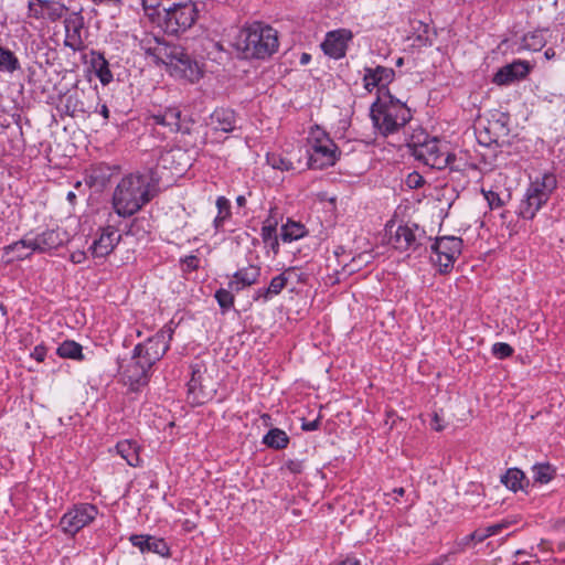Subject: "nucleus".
I'll list each match as a JSON object with an SVG mask.
<instances>
[{
	"label": "nucleus",
	"mask_w": 565,
	"mask_h": 565,
	"mask_svg": "<svg viewBox=\"0 0 565 565\" xmlns=\"http://www.w3.org/2000/svg\"><path fill=\"white\" fill-rule=\"evenodd\" d=\"M172 331H159L153 337L135 347L130 360L120 365L125 381L137 391L148 383L152 366L169 349Z\"/></svg>",
	"instance_id": "obj_1"
},
{
	"label": "nucleus",
	"mask_w": 565,
	"mask_h": 565,
	"mask_svg": "<svg viewBox=\"0 0 565 565\" xmlns=\"http://www.w3.org/2000/svg\"><path fill=\"white\" fill-rule=\"evenodd\" d=\"M235 45L243 57L264 60L277 52L278 32L270 25L255 22L239 31Z\"/></svg>",
	"instance_id": "obj_2"
},
{
	"label": "nucleus",
	"mask_w": 565,
	"mask_h": 565,
	"mask_svg": "<svg viewBox=\"0 0 565 565\" xmlns=\"http://www.w3.org/2000/svg\"><path fill=\"white\" fill-rule=\"evenodd\" d=\"M151 200L149 182L139 173L124 177L113 195V206L118 215L127 217L137 213Z\"/></svg>",
	"instance_id": "obj_3"
},
{
	"label": "nucleus",
	"mask_w": 565,
	"mask_h": 565,
	"mask_svg": "<svg viewBox=\"0 0 565 565\" xmlns=\"http://www.w3.org/2000/svg\"><path fill=\"white\" fill-rule=\"evenodd\" d=\"M388 97L387 103L377 99L371 108L372 121L384 136L397 131L412 118L411 110L404 104L391 95Z\"/></svg>",
	"instance_id": "obj_4"
},
{
	"label": "nucleus",
	"mask_w": 565,
	"mask_h": 565,
	"mask_svg": "<svg viewBox=\"0 0 565 565\" xmlns=\"http://www.w3.org/2000/svg\"><path fill=\"white\" fill-rule=\"evenodd\" d=\"M308 166L311 169L322 170L335 164L339 159V149L334 141L320 126H312L308 134Z\"/></svg>",
	"instance_id": "obj_5"
},
{
	"label": "nucleus",
	"mask_w": 565,
	"mask_h": 565,
	"mask_svg": "<svg viewBox=\"0 0 565 565\" xmlns=\"http://www.w3.org/2000/svg\"><path fill=\"white\" fill-rule=\"evenodd\" d=\"M199 10L194 2H174L163 7V14L160 17L158 26L166 33L178 35L194 25L198 20Z\"/></svg>",
	"instance_id": "obj_6"
},
{
	"label": "nucleus",
	"mask_w": 565,
	"mask_h": 565,
	"mask_svg": "<svg viewBox=\"0 0 565 565\" xmlns=\"http://www.w3.org/2000/svg\"><path fill=\"white\" fill-rule=\"evenodd\" d=\"M556 184V178L552 173H544L541 178L532 181L520 203L519 214L523 218L532 220L547 202Z\"/></svg>",
	"instance_id": "obj_7"
},
{
	"label": "nucleus",
	"mask_w": 565,
	"mask_h": 565,
	"mask_svg": "<svg viewBox=\"0 0 565 565\" xmlns=\"http://www.w3.org/2000/svg\"><path fill=\"white\" fill-rule=\"evenodd\" d=\"M412 154L419 161H423L426 166L434 169H444L455 160V156L441 150L439 141L436 138L428 139L427 137L420 141L417 137V141L413 140L409 143Z\"/></svg>",
	"instance_id": "obj_8"
},
{
	"label": "nucleus",
	"mask_w": 565,
	"mask_h": 565,
	"mask_svg": "<svg viewBox=\"0 0 565 565\" xmlns=\"http://www.w3.org/2000/svg\"><path fill=\"white\" fill-rule=\"evenodd\" d=\"M462 248V241L455 236L439 237L431 245V250L435 257L433 262L439 266L440 271H448L452 268L455 260L460 255Z\"/></svg>",
	"instance_id": "obj_9"
},
{
	"label": "nucleus",
	"mask_w": 565,
	"mask_h": 565,
	"mask_svg": "<svg viewBox=\"0 0 565 565\" xmlns=\"http://www.w3.org/2000/svg\"><path fill=\"white\" fill-rule=\"evenodd\" d=\"M97 513V508L93 504L82 503L75 505L72 510L62 516L60 521L61 527L65 533L74 535L84 526L94 521Z\"/></svg>",
	"instance_id": "obj_10"
},
{
	"label": "nucleus",
	"mask_w": 565,
	"mask_h": 565,
	"mask_svg": "<svg viewBox=\"0 0 565 565\" xmlns=\"http://www.w3.org/2000/svg\"><path fill=\"white\" fill-rule=\"evenodd\" d=\"M510 129L508 127V117L503 114L499 118H493L478 129L477 138L479 143L483 146H491L493 143L503 146L508 143Z\"/></svg>",
	"instance_id": "obj_11"
},
{
	"label": "nucleus",
	"mask_w": 565,
	"mask_h": 565,
	"mask_svg": "<svg viewBox=\"0 0 565 565\" xmlns=\"http://www.w3.org/2000/svg\"><path fill=\"white\" fill-rule=\"evenodd\" d=\"M352 39V32L347 29H339L328 32L321 49L332 58H341L345 55L348 42Z\"/></svg>",
	"instance_id": "obj_12"
},
{
	"label": "nucleus",
	"mask_w": 565,
	"mask_h": 565,
	"mask_svg": "<svg viewBox=\"0 0 565 565\" xmlns=\"http://www.w3.org/2000/svg\"><path fill=\"white\" fill-rule=\"evenodd\" d=\"M62 3L49 0H30L28 4V15L35 19H49L56 21L65 12Z\"/></svg>",
	"instance_id": "obj_13"
},
{
	"label": "nucleus",
	"mask_w": 565,
	"mask_h": 565,
	"mask_svg": "<svg viewBox=\"0 0 565 565\" xmlns=\"http://www.w3.org/2000/svg\"><path fill=\"white\" fill-rule=\"evenodd\" d=\"M120 239L121 235L114 226H106L90 246L92 254L95 257H105L114 250Z\"/></svg>",
	"instance_id": "obj_14"
},
{
	"label": "nucleus",
	"mask_w": 565,
	"mask_h": 565,
	"mask_svg": "<svg viewBox=\"0 0 565 565\" xmlns=\"http://www.w3.org/2000/svg\"><path fill=\"white\" fill-rule=\"evenodd\" d=\"M131 544L141 553H154L160 556H169L170 548L163 539L151 535L134 534L129 537Z\"/></svg>",
	"instance_id": "obj_15"
},
{
	"label": "nucleus",
	"mask_w": 565,
	"mask_h": 565,
	"mask_svg": "<svg viewBox=\"0 0 565 565\" xmlns=\"http://www.w3.org/2000/svg\"><path fill=\"white\" fill-rule=\"evenodd\" d=\"M170 72L172 75L185 78L192 83L199 81L202 76V71L199 64L193 61L184 51L183 56H179V58L173 62Z\"/></svg>",
	"instance_id": "obj_16"
},
{
	"label": "nucleus",
	"mask_w": 565,
	"mask_h": 565,
	"mask_svg": "<svg viewBox=\"0 0 565 565\" xmlns=\"http://www.w3.org/2000/svg\"><path fill=\"white\" fill-rule=\"evenodd\" d=\"M530 72V65L524 61H514L501 67L494 75L493 82L498 85H505L521 79Z\"/></svg>",
	"instance_id": "obj_17"
},
{
	"label": "nucleus",
	"mask_w": 565,
	"mask_h": 565,
	"mask_svg": "<svg viewBox=\"0 0 565 565\" xmlns=\"http://www.w3.org/2000/svg\"><path fill=\"white\" fill-rule=\"evenodd\" d=\"M189 394L193 396V401L198 404L204 403L213 396L214 390L207 388L203 384V372L201 367H193L191 379L188 382Z\"/></svg>",
	"instance_id": "obj_18"
},
{
	"label": "nucleus",
	"mask_w": 565,
	"mask_h": 565,
	"mask_svg": "<svg viewBox=\"0 0 565 565\" xmlns=\"http://www.w3.org/2000/svg\"><path fill=\"white\" fill-rule=\"evenodd\" d=\"M394 76V71L388 67L377 66L375 68H365L363 76L364 88L372 92L375 87H383L388 84Z\"/></svg>",
	"instance_id": "obj_19"
},
{
	"label": "nucleus",
	"mask_w": 565,
	"mask_h": 565,
	"mask_svg": "<svg viewBox=\"0 0 565 565\" xmlns=\"http://www.w3.org/2000/svg\"><path fill=\"white\" fill-rule=\"evenodd\" d=\"M32 250L45 253L51 249L57 248L63 244V237L57 231L49 230L34 237H30Z\"/></svg>",
	"instance_id": "obj_20"
},
{
	"label": "nucleus",
	"mask_w": 565,
	"mask_h": 565,
	"mask_svg": "<svg viewBox=\"0 0 565 565\" xmlns=\"http://www.w3.org/2000/svg\"><path fill=\"white\" fill-rule=\"evenodd\" d=\"M185 151L181 148H173L163 151L159 159L158 164L164 169H170L174 173H182L188 167V162H181L182 159L185 158Z\"/></svg>",
	"instance_id": "obj_21"
},
{
	"label": "nucleus",
	"mask_w": 565,
	"mask_h": 565,
	"mask_svg": "<svg viewBox=\"0 0 565 565\" xmlns=\"http://www.w3.org/2000/svg\"><path fill=\"white\" fill-rule=\"evenodd\" d=\"M417 236L415 232L408 226H398L394 234L390 237V244L401 252L415 249L417 244Z\"/></svg>",
	"instance_id": "obj_22"
},
{
	"label": "nucleus",
	"mask_w": 565,
	"mask_h": 565,
	"mask_svg": "<svg viewBox=\"0 0 565 565\" xmlns=\"http://www.w3.org/2000/svg\"><path fill=\"white\" fill-rule=\"evenodd\" d=\"M179 56H183V49L178 45H171L163 40L156 46L152 55L156 63H162L169 68H171L173 62H175Z\"/></svg>",
	"instance_id": "obj_23"
},
{
	"label": "nucleus",
	"mask_w": 565,
	"mask_h": 565,
	"mask_svg": "<svg viewBox=\"0 0 565 565\" xmlns=\"http://www.w3.org/2000/svg\"><path fill=\"white\" fill-rule=\"evenodd\" d=\"M151 119L156 125L167 127L169 131L177 132L181 129V111L178 108H167L153 114Z\"/></svg>",
	"instance_id": "obj_24"
},
{
	"label": "nucleus",
	"mask_w": 565,
	"mask_h": 565,
	"mask_svg": "<svg viewBox=\"0 0 565 565\" xmlns=\"http://www.w3.org/2000/svg\"><path fill=\"white\" fill-rule=\"evenodd\" d=\"M259 277V268L256 266H248L238 270L233 279L230 281V288L236 291L250 286L257 281Z\"/></svg>",
	"instance_id": "obj_25"
},
{
	"label": "nucleus",
	"mask_w": 565,
	"mask_h": 565,
	"mask_svg": "<svg viewBox=\"0 0 565 565\" xmlns=\"http://www.w3.org/2000/svg\"><path fill=\"white\" fill-rule=\"evenodd\" d=\"M210 125L215 131L230 132L235 128L234 113L228 109H216L211 116Z\"/></svg>",
	"instance_id": "obj_26"
},
{
	"label": "nucleus",
	"mask_w": 565,
	"mask_h": 565,
	"mask_svg": "<svg viewBox=\"0 0 565 565\" xmlns=\"http://www.w3.org/2000/svg\"><path fill=\"white\" fill-rule=\"evenodd\" d=\"M117 452L127 461L131 467L140 465L139 446L136 441L122 440L116 446Z\"/></svg>",
	"instance_id": "obj_27"
},
{
	"label": "nucleus",
	"mask_w": 565,
	"mask_h": 565,
	"mask_svg": "<svg viewBox=\"0 0 565 565\" xmlns=\"http://www.w3.org/2000/svg\"><path fill=\"white\" fill-rule=\"evenodd\" d=\"M504 527H507V523H497L484 529H477L462 540V545L469 546L472 542H483L486 539L500 533Z\"/></svg>",
	"instance_id": "obj_28"
},
{
	"label": "nucleus",
	"mask_w": 565,
	"mask_h": 565,
	"mask_svg": "<svg viewBox=\"0 0 565 565\" xmlns=\"http://www.w3.org/2000/svg\"><path fill=\"white\" fill-rule=\"evenodd\" d=\"M291 276H297L295 268H288L280 275L270 280L268 288L264 291V297L268 298L269 295H278L291 280Z\"/></svg>",
	"instance_id": "obj_29"
},
{
	"label": "nucleus",
	"mask_w": 565,
	"mask_h": 565,
	"mask_svg": "<svg viewBox=\"0 0 565 565\" xmlns=\"http://www.w3.org/2000/svg\"><path fill=\"white\" fill-rule=\"evenodd\" d=\"M263 443L274 449H284L289 443V437L284 430L273 428L264 436Z\"/></svg>",
	"instance_id": "obj_30"
},
{
	"label": "nucleus",
	"mask_w": 565,
	"mask_h": 565,
	"mask_svg": "<svg viewBox=\"0 0 565 565\" xmlns=\"http://www.w3.org/2000/svg\"><path fill=\"white\" fill-rule=\"evenodd\" d=\"M532 473L535 482L544 484L554 479L556 469L548 462H541L532 467Z\"/></svg>",
	"instance_id": "obj_31"
},
{
	"label": "nucleus",
	"mask_w": 565,
	"mask_h": 565,
	"mask_svg": "<svg viewBox=\"0 0 565 565\" xmlns=\"http://www.w3.org/2000/svg\"><path fill=\"white\" fill-rule=\"evenodd\" d=\"M277 222L271 218H267L262 228V238L265 244L270 245L271 249L275 254L278 253V239L276 235Z\"/></svg>",
	"instance_id": "obj_32"
},
{
	"label": "nucleus",
	"mask_w": 565,
	"mask_h": 565,
	"mask_svg": "<svg viewBox=\"0 0 565 565\" xmlns=\"http://www.w3.org/2000/svg\"><path fill=\"white\" fill-rule=\"evenodd\" d=\"M524 479L525 476L523 471L516 468L509 469L505 475L501 477L502 483L514 492L523 488L522 482Z\"/></svg>",
	"instance_id": "obj_33"
},
{
	"label": "nucleus",
	"mask_w": 565,
	"mask_h": 565,
	"mask_svg": "<svg viewBox=\"0 0 565 565\" xmlns=\"http://www.w3.org/2000/svg\"><path fill=\"white\" fill-rule=\"evenodd\" d=\"M56 353L64 359L82 360V345L75 341L66 340L60 344Z\"/></svg>",
	"instance_id": "obj_34"
},
{
	"label": "nucleus",
	"mask_w": 565,
	"mask_h": 565,
	"mask_svg": "<svg viewBox=\"0 0 565 565\" xmlns=\"http://www.w3.org/2000/svg\"><path fill=\"white\" fill-rule=\"evenodd\" d=\"M20 68V63L13 52L0 46V71L13 73Z\"/></svg>",
	"instance_id": "obj_35"
},
{
	"label": "nucleus",
	"mask_w": 565,
	"mask_h": 565,
	"mask_svg": "<svg viewBox=\"0 0 565 565\" xmlns=\"http://www.w3.org/2000/svg\"><path fill=\"white\" fill-rule=\"evenodd\" d=\"M29 243H31V239L29 236H26V237L22 238L21 241H18V242L11 244L10 246H8L6 248V253L7 254H9L10 252L15 253V257L18 259H24L33 253L32 245Z\"/></svg>",
	"instance_id": "obj_36"
},
{
	"label": "nucleus",
	"mask_w": 565,
	"mask_h": 565,
	"mask_svg": "<svg viewBox=\"0 0 565 565\" xmlns=\"http://www.w3.org/2000/svg\"><path fill=\"white\" fill-rule=\"evenodd\" d=\"M66 35H65V45L73 49L78 50L82 46V39L79 34V26L75 22H67L65 24Z\"/></svg>",
	"instance_id": "obj_37"
},
{
	"label": "nucleus",
	"mask_w": 565,
	"mask_h": 565,
	"mask_svg": "<svg viewBox=\"0 0 565 565\" xmlns=\"http://www.w3.org/2000/svg\"><path fill=\"white\" fill-rule=\"evenodd\" d=\"M305 227L296 222H288L281 227V238L284 242L296 241L305 235Z\"/></svg>",
	"instance_id": "obj_38"
},
{
	"label": "nucleus",
	"mask_w": 565,
	"mask_h": 565,
	"mask_svg": "<svg viewBox=\"0 0 565 565\" xmlns=\"http://www.w3.org/2000/svg\"><path fill=\"white\" fill-rule=\"evenodd\" d=\"M217 215L214 218V226L216 230L223 226L225 220L231 216L230 201L224 196H218L216 200Z\"/></svg>",
	"instance_id": "obj_39"
},
{
	"label": "nucleus",
	"mask_w": 565,
	"mask_h": 565,
	"mask_svg": "<svg viewBox=\"0 0 565 565\" xmlns=\"http://www.w3.org/2000/svg\"><path fill=\"white\" fill-rule=\"evenodd\" d=\"M143 9L147 15L154 20L157 18V23L160 22V17L163 14V7H168L169 4L164 3L161 0H142Z\"/></svg>",
	"instance_id": "obj_40"
},
{
	"label": "nucleus",
	"mask_w": 565,
	"mask_h": 565,
	"mask_svg": "<svg viewBox=\"0 0 565 565\" xmlns=\"http://www.w3.org/2000/svg\"><path fill=\"white\" fill-rule=\"evenodd\" d=\"M162 39H160L159 36L157 35H153V34H149V33H146L143 34V36L140 39L139 41V45L141 47V50L145 51V53L147 55H150L152 56L153 53H154V49L156 46L159 45V43L161 42Z\"/></svg>",
	"instance_id": "obj_41"
},
{
	"label": "nucleus",
	"mask_w": 565,
	"mask_h": 565,
	"mask_svg": "<svg viewBox=\"0 0 565 565\" xmlns=\"http://www.w3.org/2000/svg\"><path fill=\"white\" fill-rule=\"evenodd\" d=\"M267 162L274 169H278L281 171H289L295 169L294 163L290 160L275 153L267 154Z\"/></svg>",
	"instance_id": "obj_42"
},
{
	"label": "nucleus",
	"mask_w": 565,
	"mask_h": 565,
	"mask_svg": "<svg viewBox=\"0 0 565 565\" xmlns=\"http://www.w3.org/2000/svg\"><path fill=\"white\" fill-rule=\"evenodd\" d=\"M544 45L542 35L530 33L522 39V47L526 50L537 51Z\"/></svg>",
	"instance_id": "obj_43"
},
{
	"label": "nucleus",
	"mask_w": 565,
	"mask_h": 565,
	"mask_svg": "<svg viewBox=\"0 0 565 565\" xmlns=\"http://www.w3.org/2000/svg\"><path fill=\"white\" fill-rule=\"evenodd\" d=\"M215 298L220 305V307L224 310L230 309L234 303V296L231 291L225 289H220L215 294Z\"/></svg>",
	"instance_id": "obj_44"
},
{
	"label": "nucleus",
	"mask_w": 565,
	"mask_h": 565,
	"mask_svg": "<svg viewBox=\"0 0 565 565\" xmlns=\"http://www.w3.org/2000/svg\"><path fill=\"white\" fill-rule=\"evenodd\" d=\"M492 353L498 359H505L513 353V349L510 344L504 342L494 343L492 347Z\"/></svg>",
	"instance_id": "obj_45"
},
{
	"label": "nucleus",
	"mask_w": 565,
	"mask_h": 565,
	"mask_svg": "<svg viewBox=\"0 0 565 565\" xmlns=\"http://www.w3.org/2000/svg\"><path fill=\"white\" fill-rule=\"evenodd\" d=\"M425 180L418 172H412L407 175L405 183L411 189H418L424 184Z\"/></svg>",
	"instance_id": "obj_46"
},
{
	"label": "nucleus",
	"mask_w": 565,
	"mask_h": 565,
	"mask_svg": "<svg viewBox=\"0 0 565 565\" xmlns=\"http://www.w3.org/2000/svg\"><path fill=\"white\" fill-rule=\"evenodd\" d=\"M486 199L491 207H499L502 205V201L500 200L499 195L493 191L486 193Z\"/></svg>",
	"instance_id": "obj_47"
},
{
	"label": "nucleus",
	"mask_w": 565,
	"mask_h": 565,
	"mask_svg": "<svg viewBox=\"0 0 565 565\" xmlns=\"http://www.w3.org/2000/svg\"><path fill=\"white\" fill-rule=\"evenodd\" d=\"M32 356L36 361L42 362L45 358V349L43 347H35L32 352Z\"/></svg>",
	"instance_id": "obj_48"
},
{
	"label": "nucleus",
	"mask_w": 565,
	"mask_h": 565,
	"mask_svg": "<svg viewBox=\"0 0 565 565\" xmlns=\"http://www.w3.org/2000/svg\"><path fill=\"white\" fill-rule=\"evenodd\" d=\"M86 258V255L84 252H74L72 253L71 255V260L74 263V264H81L85 260Z\"/></svg>",
	"instance_id": "obj_49"
},
{
	"label": "nucleus",
	"mask_w": 565,
	"mask_h": 565,
	"mask_svg": "<svg viewBox=\"0 0 565 565\" xmlns=\"http://www.w3.org/2000/svg\"><path fill=\"white\" fill-rule=\"evenodd\" d=\"M301 427L306 431L316 430L319 427V419H316V420H312V422L302 423Z\"/></svg>",
	"instance_id": "obj_50"
},
{
	"label": "nucleus",
	"mask_w": 565,
	"mask_h": 565,
	"mask_svg": "<svg viewBox=\"0 0 565 565\" xmlns=\"http://www.w3.org/2000/svg\"><path fill=\"white\" fill-rule=\"evenodd\" d=\"M433 428L437 431H440L444 428V426L440 424V418L437 413L434 414Z\"/></svg>",
	"instance_id": "obj_51"
},
{
	"label": "nucleus",
	"mask_w": 565,
	"mask_h": 565,
	"mask_svg": "<svg viewBox=\"0 0 565 565\" xmlns=\"http://www.w3.org/2000/svg\"><path fill=\"white\" fill-rule=\"evenodd\" d=\"M185 264L189 268L195 269L198 267V259L195 256H189L185 258Z\"/></svg>",
	"instance_id": "obj_52"
},
{
	"label": "nucleus",
	"mask_w": 565,
	"mask_h": 565,
	"mask_svg": "<svg viewBox=\"0 0 565 565\" xmlns=\"http://www.w3.org/2000/svg\"><path fill=\"white\" fill-rule=\"evenodd\" d=\"M100 114L102 116L107 119L109 117V110H108V107L106 105H102L100 107Z\"/></svg>",
	"instance_id": "obj_53"
},
{
	"label": "nucleus",
	"mask_w": 565,
	"mask_h": 565,
	"mask_svg": "<svg viewBox=\"0 0 565 565\" xmlns=\"http://www.w3.org/2000/svg\"><path fill=\"white\" fill-rule=\"evenodd\" d=\"M544 55L547 60H551L555 56V51L550 47L545 51Z\"/></svg>",
	"instance_id": "obj_54"
},
{
	"label": "nucleus",
	"mask_w": 565,
	"mask_h": 565,
	"mask_svg": "<svg viewBox=\"0 0 565 565\" xmlns=\"http://www.w3.org/2000/svg\"><path fill=\"white\" fill-rule=\"evenodd\" d=\"M236 203L238 206H244L246 204V199L243 195L236 198Z\"/></svg>",
	"instance_id": "obj_55"
},
{
	"label": "nucleus",
	"mask_w": 565,
	"mask_h": 565,
	"mask_svg": "<svg viewBox=\"0 0 565 565\" xmlns=\"http://www.w3.org/2000/svg\"><path fill=\"white\" fill-rule=\"evenodd\" d=\"M309 60H310V55L307 53H303L301 55L300 62H301V64H307L309 62Z\"/></svg>",
	"instance_id": "obj_56"
},
{
	"label": "nucleus",
	"mask_w": 565,
	"mask_h": 565,
	"mask_svg": "<svg viewBox=\"0 0 565 565\" xmlns=\"http://www.w3.org/2000/svg\"><path fill=\"white\" fill-rule=\"evenodd\" d=\"M341 565H359V563L356 561L348 559V561L343 562Z\"/></svg>",
	"instance_id": "obj_57"
},
{
	"label": "nucleus",
	"mask_w": 565,
	"mask_h": 565,
	"mask_svg": "<svg viewBox=\"0 0 565 565\" xmlns=\"http://www.w3.org/2000/svg\"><path fill=\"white\" fill-rule=\"evenodd\" d=\"M394 492L397 493L398 495H403L405 493V490L404 488H396L394 489Z\"/></svg>",
	"instance_id": "obj_58"
},
{
	"label": "nucleus",
	"mask_w": 565,
	"mask_h": 565,
	"mask_svg": "<svg viewBox=\"0 0 565 565\" xmlns=\"http://www.w3.org/2000/svg\"><path fill=\"white\" fill-rule=\"evenodd\" d=\"M299 274L297 273V276H291V280L289 282H292L295 280H299Z\"/></svg>",
	"instance_id": "obj_59"
},
{
	"label": "nucleus",
	"mask_w": 565,
	"mask_h": 565,
	"mask_svg": "<svg viewBox=\"0 0 565 565\" xmlns=\"http://www.w3.org/2000/svg\"><path fill=\"white\" fill-rule=\"evenodd\" d=\"M67 199H68V200H73V199H75V194H74L73 192H70V193L67 194Z\"/></svg>",
	"instance_id": "obj_60"
},
{
	"label": "nucleus",
	"mask_w": 565,
	"mask_h": 565,
	"mask_svg": "<svg viewBox=\"0 0 565 565\" xmlns=\"http://www.w3.org/2000/svg\"><path fill=\"white\" fill-rule=\"evenodd\" d=\"M99 76H100V81L103 83H107L108 82V79L102 73L99 74Z\"/></svg>",
	"instance_id": "obj_61"
},
{
	"label": "nucleus",
	"mask_w": 565,
	"mask_h": 565,
	"mask_svg": "<svg viewBox=\"0 0 565 565\" xmlns=\"http://www.w3.org/2000/svg\"><path fill=\"white\" fill-rule=\"evenodd\" d=\"M262 418L264 419V422H267L268 419H270L269 415H263Z\"/></svg>",
	"instance_id": "obj_62"
},
{
	"label": "nucleus",
	"mask_w": 565,
	"mask_h": 565,
	"mask_svg": "<svg viewBox=\"0 0 565 565\" xmlns=\"http://www.w3.org/2000/svg\"><path fill=\"white\" fill-rule=\"evenodd\" d=\"M289 468L294 471V472H298V469H296V466H289Z\"/></svg>",
	"instance_id": "obj_63"
},
{
	"label": "nucleus",
	"mask_w": 565,
	"mask_h": 565,
	"mask_svg": "<svg viewBox=\"0 0 565 565\" xmlns=\"http://www.w3.org/2000/svg\"><path fill=\"white\" fill-rule=\"evenodd\" d=\"M397 65H402L403 64V58H398L397 62H396Z\"/></svg>",
	"instance_id": "obj_64"
}]
</instances>
